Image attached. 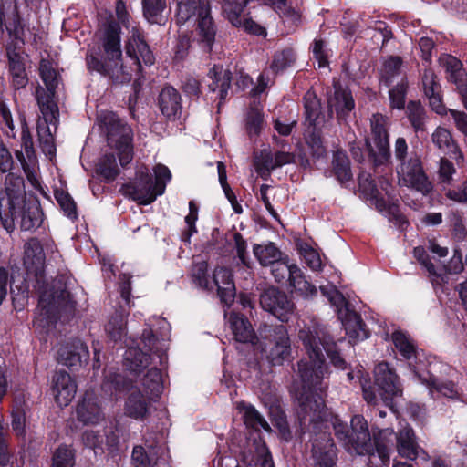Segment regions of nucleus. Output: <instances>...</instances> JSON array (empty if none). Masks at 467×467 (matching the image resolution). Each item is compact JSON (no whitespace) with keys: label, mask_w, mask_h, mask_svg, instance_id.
<instances>
[{"label":"nucleus","mask_w":467,"mask_h":467,"mask_svg":"<svg viewBox=\"0 0 467 467\" xmlns=\"http://www.w3.org/2000/svg\"><path fill=\"white\" fill-rule=\"evenodd\" d=\"M45 254L44 247L37 238L29 239L24 245L23 263L27 277L34 276L40 293L34 325L48 331L62 313L74 312L75 303L66 288L55 292L47 290L45 282Z\"/></svg>","instance_id":"f257e3e1"},{"label":"nucleus","mask_w":467,"mask_h":467,"mask_svg":"<svg viewBox=\"0 0 467 467\" xmlns=\"http://www.w3.org/2000/svg\"><path fill=\"white\" fill-rule=\"evenodd\" d=\"M335 436L345 450L350 454L374 455V451L384 464H389L390 458L392 429L380 430L374 438V444L368 431V422L361 415L351 418L350 428L338 418L333 421Z\"/></svg>","instance_id":"f03ea898"},{"label":"nucleus","mask_w":467,"mask_h":467,"mask_svg":"<svg viewBox=\"0 0 467 467\" xmlns=\"http://www.w3.org/2000/svg\"><path fill=\"white\" fill-rule=\"evenodd\" d=\"M120 33L121 28L118 23H107L101 36V57L94 50H88L86 56L88 71L109 78L116 84L128 83L132 78V69L128 68V65L122 61Z\"/></svg>","instance_id":"7ed1b4c3"},{"label":"nucleus","mask_w":467,"mask_h":467,"mask_svg":"<svg viewBox=\"0 0 467 467\" xmlns=\"http://www.w3.org/2000/svg\"><path fill=\"white\" fill-rule=\"evenodd\" d=\"M394 156L399 162L397 172L400 184L424 196L429 195L433 186L423 170L420 157L415 151L409 152L407 141L402 137L395 141Z\"/></svg>","instance_id":"20e7f679"},{"label":"nucleus","mask_w":467,"mask_h":467,"mask_svg":"<svg viewBox=\"0 0 467 467\" xmlns=\"http://www.w3.org/2000/svg\"><path fill=\"white\" fill-rule=\"evenodd\" d=\"M176 20L180 25L194 22L196 40L205 52L212 50L215 40L216 27L211 16L208 0H179Z\"/></svg>","instance_id":"39448f33"},{"label":"nucleus","mask_w":467,"mask_h":467,"mask_svg":"<svg viewBox=\"0 0 467 467\" xmlns=\"http://www.w3.org/2000/svg\"><path fill=\"white\" fill-rule=\"evenodd\" d=\"M168 345L163 338L155 337L150 329H144L140 343L136 347H129L124 355L125 366L132 372L140 373L150 364V360L158 358L162 366L167 362Z\"/></svg>","instance_id":"423d86ee"},{"label":"nucleus","mask_w":467,"mask_h":467,"mask_svg":"<svg viewBox=\"0 0 467 467\" xmlns=\"http://www.w3.org/2000/svg\"><path fill=\"white\" fill-rule=\"evenodd\" d=\"M101 123L107 131L108 145L117 150L120 165L125 168L133 159V132L117 114L106 112Z\"/></svg>","instance_id":"0eeeda50"},{"label":"nucleus","mask_w":467,"mask_h":467,"mask_svg":"<svg viewBox=\"0 0 467 467\" xmlns=\"http://www.w3.org/2000/svg\"><path fill=\"white\" fill-rule=\"evenodd\" d=\"M26 201L23 177L8 172L5 180V191L0 192V221L3 227L11 233L15 229L16 208Z\"/></svg>","instance_id":"6e6552de"},{"label":"nucleus","mask_w":467,"mask_h":467,"mask_svg":"<svg viewBox=\"0 0 467 467\" xmlns=\"http://www.w3.org/2000/svg\"><path fill=\"white\" fill-rule=\"evenodd\" d=\"M124 48L130 62L128 68L132 69V76L140 77L143 66L150 67L155 62L153 52L145 39L144 30L137 24L129 28Z\"/></svg>","instance_id":"1a4fd4ad"},{"label":"nucleus","mask_w":467,"mask_h":467,"mask_svg":"<svg viewBox=\"0 0 467 467\" xmlns=\"http://www.w3.org/2000/svg\"><path fill=\"white\" fill-rule=\"evenodd\" d=\"M37 105L41 113L36 123L38 141L43 152L51 158L56 153V146L50 126H54L55 132L59 122L58 106L57 104H46L43 102V99Z\"/></svg>","instance_id":"9d476101"},{"label":"nucleus","mask_w":467,"mask_h":467,"mask_svg":"<svg viewBox=\"0 0 467 467\" xmlns=\"http://www.w3.org/2000/svg\"><path fill=\"white\" fill-rule=\"evenodd\" d=\"M121 192L125 197L141 205L150 204L160 195L147 167L140 168L136 171L134 181L122 185Z\"/></svg>","instance_id":"9b49d317"},{"label":"nucleus","mask_w":467,"mask_h":467,"mask_svg":"<svg viewBox=\"0 0 467 467\" xmlns=\"http://www.w3.org/2000/svg\"><path fill=\"white\" fill-rule=\"evenodd\" d=\"M358 180L360 192L366 195L367 198L374 202L378 211L381 213L385 212L389 220L400 228L408 223L405 216L400 213L398 204L395 202L388 203L383 198L379 197V192L375 182L371 179L370 173L361 171L358 174Z\"/></svg>","instance_id":"f8f14e48"},{"label":"nucleus","mask_w":467,"mask_h":467,"mask_svg":"<svg viewBox=\"0 0 467 467\" xmlns=\"http://www.w3.org/2000/svg\"><path fill=\"white\" fill-rule=\"evenodd\" d=\"M370 139L377 149L376 152L370 145L368 146L369 153L374 159L375 165L387 163L390 159L388 117L380 113H375L371 116Z\"/></svg>","instance_id":"ddd939ff"},{"label":"nucleus","mask_w":467,"mask_h":467,"mask_svg":"<svg viewBox=\"0 0 467 467\" xmlns=\"http://www.w3.org/2000/svg\"><path fill=\"white\" fill-rule=\"evenodd\" d=\"M267 331L265 337L268 343L264 349L266 358L273 366L282 365L291 355V342L286 327L284 325L271 326Z\"/></svg>","instance_id":"4468645a"},{"label":"nucleus","mask_w":467,"mask_h":467,"mask_svg":"<svg viewBox=\"0 0 467 467\" xmlns=\"http://www.w3.org/2000/svg\"><path fill=\"white\" fill-rule=\"evenodd\" d=\"M262 308L268 311L279 320H288L289 315L293 313L294 303L287 295L275 287L265 289L260 296Z\"/></svg>","instance_id":"2eb2a0df"},{"label":"nucleus","mask_w":467,"mask_h":467,"mask_svg":"<svg viewBox=\"0 0 467 467\" xmlns=\"http://www.w3.org/2000/svg\"><path fill=\"white\" fill-rule=\"evenodd\" d=\"M391 340L402 358L408 361L413 379H424L420 372L423 363H417L418 348L410 336L401 330H396L391 335Z\"/></svg>","instance_id":"dca6fc26"},{"label":"nucleus","mask_w":467,"mask_h":467,"mask_svg":"<svg viewBox=\"0 0 467 467\" xmlns=\"http://www.w3.org/2000/svg\"><path fill=\"white\" fill-rule=\"evenodd\" d=\"M223 11L226 14L228 20L237 27H244V29L255 36H263L265 34V27L261 26L251 18H246L243 16L244 7L248 0H223Z\"/></svg>","instance_id":"f3484780"},{"label":"nucleus","mask_w":467,"mask_h":467,"mask_svg":"<svg viewBox=\"0 0 467 467\" xmlns=\"http://www.w3.org/2000/svg\"><path fill=\"white\" fill-rule=\"evenodd\" d=\"M39 74L46 88L38 85L36 88V99L37 103L57 104L55 101L56 88L58 85V74L54 68L52 62L47 59H41L39 64Z\"/></svg>","instance_id":"a211bd4d"},{"label":"nucleus","mask_w":467,"mask_h":467,"mask_svg":"<svg viewBox=\"0 0 467 467\" xmlns=\"http://www.w3.org/2000/svg\"><path fill=\"white\" fill-rule=\"evenodd\" d=\"M77 418L83 424H98L104 419L99 399L93 390H87L76 409Z\"/></svg>","instance_id":"6ab92c4d"},{"label":"nucleus","mask_w":467,"mask_h":467,"mask_svg":"<svg viewBox=\"0 0 467 467\" xmlns=\"http://www.w3.org/2000/svg\"><path fill=\"white\" fill-rule=\"evenodd\" d=\"M51 390L56 402L60 407H65L74 399L77 385L67 372L60 370L53 376Z\"/></svg>","instance_id":"aec40b11"},{"label":"nucleus","mask_w":467,"mask_h":467,"mask_svg":"<svg viewBox=\"0 0 467 467\" xmlns=\"http://www.w3.org/2000/svg\"><path fill=\"white\" fill-rule=\"evenodd\" d=\"M16 216L18 220L15 221V226L19 224L23 231L35 230L43 222V213L36 200L24 201L19 208H16Z\"/></svg>","instance_id":"412c9836"},{"label":"nucleus","mask_w":467,"mask_h":467,"mask_svg":"<svg viewBox=\"0 0 467 467\" xmlns=\"http://www.w3.org/2000/svg\"><path fill=\"white\" fill-rule=\"evenodd\" d=\"M158 106L161 114L169 120H176L182 115V97L171 86H165L158 97Z\"/></svg>","instance_id":"4be33fe9"},{"label":"nucleus","mask_w":467,"mask_h":467,"mask_svg":"<svg viewBox=\"0 0 467 467\" xmlns=\"http://www.w3.org/2000/svg\"><path fill=\"white\" fill-rule=\"evenodd\" d=\"M375 383L382 391L384 399H389L400 393L397 375L386 362L379 363L375 369Z\"/></svg>","instance_id":"5701e85b"},{"label":"nucleus","mask_w":467,"mask_h":467,"mask_svg":"<svg viewBox=\"0 0 467 467\" xmlns=\"http://www.w3.org/2000/svg\"><path fill=\"white\" fill-rule=\"evenodd\" d=\"M346 334L354 340H364L368 337L369 332L366 328L361 317L350 307L339 309V317Z\"/></svg>","instance_id":"b1692460"},{"label":"nucleus","mask_w":467,"mask_h":467,"mask_svg":"<svg viewBox=\"0 0 467 467\" xmlns=\"http://www.w3.org/2000/svg\"><path fill=\"white\" fill-rule=\"evenodd\" d=\"M396 440L397 451L403 458L415 460L420 451L425 453L416 441L413 429L409 425L402 426L398 431Z\"/></svg>","instance_id":"393cba45"},{"label":"nucleus","mask_w":467,"mask_h":467,"mask_svg":"<svg viewBox=\"0 0 467 467\" xmlns=\"http://www.w3.org/2000/svg\"><path fill=\"white\" fill-rule=\"evenodd\" d=\"M334 95L328 98V105L334 109L339 120L345 119L355 108L351 92L334 81Z\"/></svg>","instance_id":"a878e982"},{"label":"nucleus","mask_w":467,"mask_h":467,"mask_svg":"<svg viewBox=\"0 0 467 467\" xmlns=\"http://www.w3.org/2000/svg\"><path fill=\"white\" fill-rule=\"evenodd\" d=\"M213 282L217 286V292L221 302L227 306L234 302L235 285L232 271L226 267L215 268L213 272Z\"/></svg>","instance_id":"bb28decb"},{"label":"nucleus","mask_w":467,"mask_h":467,"mask_svg":"<svg viewBox=\"0 0 467 467\" xmlns=\"http://www.w3.org/2000/svg\"><path fill=\"white\" fill-rule=\"evenodd\" d=\"M58 357L62 364L70 368L86 364L89 358V352L87 345L77 339L70 346L60 348Z\"/></svg>","instance_id":"cd10ccee"},{"label":"nucleus","mask_w":467,"mask_h":467,"mask_svg":"<svg viewBox=\"0 0 467 467\" xmlns=\"http://www.w3.org/2000/svg\"><path fill=\"white\" fill-rule=\"evenodd\" d=\"M7 58L12 86L16 89L25 88L28 83V78L26 72L24 57L16 49L8 48Z\"/></svg>","instance_id":"c85d7f7f"},{"label":"nucleus","mask_w":467,"mask_h":467,"mask_svg":"<svg viewBox=\"0 0 467 467\" xmlns=\"http://www.w3.org/2000/svg\"><path fill=\"white\" fill-rule=\"evenodd\" d=\"M229 324L234 339L240 343L255 344L256 336L248 319L243 315L232 312L229 316Z\"/></svg>","instance_id":"c756f323"},{"label":"nucleus","mask_w":467,"mask_h":467,"mask_svg":"<svg viewBox=\"0 0 467 467\" xmlns=\"http://www.w3.org/2000/svg\"><path fill=\"white\" fill-rule=\"evenodd\" d=\"M209 74L213 78V82L209 84V88L211 91L219 90L218 108H220L228 96L232 73L228 69H223V67L214 66Z\"/></svg>","instance_id":"7c9ffc66"},{"label":"nucleus","mask_w":467,"mask_h":467,"mask_svg":"<svg viewBox=\"0 0 467 467\" xmlns=\"http://www.w3.org/2000/svg\"><path fill=\"white\" fill-rule=\"evenodd\" d=\"M150 400L145 393L136 389L130 394L125 403L126 414L133 419L141 420L146 417L149 411Z\"/></svg>","instance_id":"2f4dec72"},{"label":"nucleus","mask_w":467,"mask_h":467,"mask_svg":"<svg viewBox=\"0 0 467 467\" xmlns=\"http://www.w3.org/2000/svg\"><path fill=\"white\" fill-rule=\"evenodd\" d=\"M413 255L428 272L431 282L435 288L446 284L447 275L442 271L437 270L436 265L431 262L425 248L421 246L415 247Z\"/></svg>","instance_id":"473e14b6"},{"label":"nucleus","mask_w":467,"mask_h":467,"mask_svg":"<svg viewBox=\"0 0 467 467\" xmlns=\"http://www.w3.org/2000/svg\"><path fill=\"white\" fill-rule=\"evenodd\" d=\"M305 120L311 128H318L324 121L321 103L317 95L309 90L304 96Z\"/></svg>","instance_id":"72a5a7b5"},{"label":"nucleus","mask_w":467,"mask_h":467,"mask_svg":"<svg viewBox=\"0 0 467 467\" xmlns=\"http://www.w3.org/2000/svg\"><path fill=\"white\" fill-rule=\"evenodd\" d=\"M288 285L292 291L304 298L311 299L317 295V287L306 279L303 271L298 266H294Z\"/></svg>","instance_id":"f704fd0d"},{"label":"nucleus","mask_w":467,"mask_h":467,"mask_svg":"<svg viewBox=\"0 0 467 467\" xmlns=\"http://www.w3.org/2000/svg\"><path fill=\"white\" fill-rule=\"evenodd\" d=\"M128 311L123 309L116 310L106 325V332L109 338L115 342L121 341L127 335Z\"/></svg>","instance_id":"c9c22d12"},{"label":"nucleus","mask_w":467,"mask_h":467,"mask_svg":"<svg viewBox=\"0 0 467 467\" xmlns=\"http://www.w3.org/2000/svg\"><path fill=\"white\" fill-rule=\"evenodd\" d=\"M253 253L263 266H270L284 258L282 252L271 242L265 244H254Z\"/></svg>","instance_id":"e433bc0d"},{"label":"nucleus","mask_w":467,"mask_h":467,"mask_svg":"<svg viewBox=\"0 0 467 467\" xmlns=\"http://www.w3.org/2000/svg\"><path fill=\"white\" fill-rule=\"evenodd\" d=\"M143 391L150 400L157 399L162 391V377L156 367L148 370L142 379Z\"/></svg>","instance_id":"4c0bfd02"},{"label":"nucleus","mask_w":467,"mask_h":467,"mask_svg":"<svg viewBox=\"0 0 467 467\" xmlns=\"http://www.w3.org/2000/svg\"><path fill=\"white\" fill-rule=\"evenodd\" d=\"M239 408L243 412L244 421L247 428L253 429L255 431H259L261 430L265 431H271V428L265 419L254 406L242 404Z\"/></svg>","instance_id":"58836bf2"},{"label":"nucleus","mask_w":467,"mask_h":467,"mask_svg":"<svg viewBox=\"0 0 467 467\" xmlns=\"http://www.w3.org/2000/svg\"><path fill=\"white\" fill-rule=\"evenodd\" d=\"M422 378L425 379H415L419 382L426 384L430 391L436 390L442 394L444 397L451 399H456L459 397V389L452 381H441L437 378L432 376H425L422 374Z\"/></svg>","instance_id":"ea45409f"},{"label":"nucleus","mask_w":467,"mask_h":467,"mask_svg":"<svg viewBox=\"0 0 467 467\" xmlns=\"http://www.w3.org/2000/svg\"><path fill=\"white\" fill-rule=\"evenodd\" d=\"M97 172L106 182H113L119 174V169L113 153L104 154L97 163Z\"/></svg>","instance_id":"a19ab883"},{"label":"nucleus","mask_w":467,"mask_h":467,"mask_svg":"<svg viewBox=\"0 0 467 467\" xmlns=\"http://www.w3.org/2000/svg\"><path fill=\"white\" fill-rule=\"evenodd\" d=\"M401 65L402 60L400 57H390L384 62L381 78L387 87H391L400 81L401 77H406L400 72Z\"/></svg>","instance_id":"79ce46f5"},{"label":"nucleus","mask_w":467,"mask_h":467,"mask_svg":"<svg viewBox=\"0 0 467 467\" xmlns=\"http://www.w3.org/2000/svg\"><path fill=\"white\" fill-rule=\"evenodd\" d=\"M130 386L131 381L127 379L121 374L109 372L105 375V379L102 383V389L106 393L109 392L110 396H113L118 392L129 389Z\"/></svg>","instance_id":"37998d69"},{"label":"nucleus","mask_w":467,"mask_h":467,"mask_svg":"<svg viewBox=\"0 0 467 467\" xmlns=\"http://www.w3.org/2000/svg\"><path fill=\"white\" fill-rule=\"evenodd\" d=\"M431 139L432 142L445 153L456 154L459 152L458 146L448 130L441 127L437 128L432 133Z\"/></svg>","instance_id":"c03bdc74"},{"label":"nucleus","mask_w":467,"mask_h":467,"mask_svg":"<svg viewBox=\"0 0 467 467\" xmlns=\"http://www.w3.org/2000/svg\"><path fill=\"white\" fill-rule=\"evenodd\" d=\"M165 7V0H142L143 16L150 24L161 23Z\"/></svg>","instance_id":"a18cd8bd"},{"label":"nucleus","mask_w":467,"mask_h":467,"mask_svg":"<svg viewBox=\"0 0 467 467\" xmlns=\"http://www.w3.org/2000/svg\"><path fill=\"white\" fill-rule=\"evenodd\" d=\"M333 171L340 182H348L352 179L350 163L348 156L343 151L337 150L335 152L333 158Z\"/></svg>","instance_id":"49530a36"},{"label":"nucleus","mask_w":467,"mask_h":467,"mask_svg":"<svg viewBox=\"0 0 467 467\" xmlns=\"http://www.w3.org/2000/svg\"><path fill=\"white\" fill-rule=\"evenodd\" d=\"M389 89V100L391 108L403 109L405 107L406 95L408 89V80L406 77H401L400 81L394 83Z\"/></svg>","instance_id":"de8ad7c7"},{"label":"nucleus","mask_w":467,"mask_h":467,"mask_svg":"<svg viewBox=\"0 0 467 467\" xmlns=\"http://www.w3.org/2000/svg\"><path fill=\"white\" fill-rule=\"evenodd\" d=\"M406 113L415 131L424 130L426 112L420 102L410 101L407 106Z\"/></svg>","instance_id":"09e8293b"},{"label":"nucleus","mask_w":467,"mask_h":467,"mask_svg":"<svg viewBox=\"0 0 467 467\" xmlns=\"http://www.w3.org/2000/svg\"><path fill=\"white\" fill-rule=\"evenodd\" d=\"M294 266L297 265L295 264H289L287 256H285L278 262L270 265L271 273L275 281L279 284L288 283L292 275V271H294Z\"/></svg>","instance_id":"8fccbe9b"},{"label":"nucleus","mask_w":467,"mask_h":467,"mask_svg":"<svg viewBox=\"0 0 467 467\" xmlns=\"http://www.w3.org/2000/svg\"><path fill=\"white\" fill-rule=\"evenodd\" d=\"M254 166L257 173L263 179H267L270 172L276 169L274 155L270 150H264L255 157Z\"/></svg>","instance_id":"3c124183"},{"label":"nucleus","mask_w":467,"mask_h":467,"mask_svg":"<svg viewBox=\"0 0 467 467\" xmlns=\"http://www.w3.org/2000/svg\"><path fill=\"white\" fill-rule=\"evenodd\" d=\"M255 454L253 456L248 467H274L271 454L266 445L261 440L255 441Z\"/></svg>","instance_id":"603ef678"},{"label":"nucleus","mask_w":467,"mask_h":467,"mask_svg":"<svg viewBox=\"0 0 467 467\" xmlns=\"http://www.w3.org/2000/svg\"><path fill=\"white\" fill-rule=\"evenodd\" d=\"M295 53L292 49L287 48L280 52H276L271 64V69L275 73L283 71L284 69L291 67L295 62Z\"/></svg>","instance_id":"864d4df0"},{"label":"nucleus","mask_w":467,"mask_h":467,"mask_svg":"<svg viewBox=\"0 0 467 467\" xmlns=\"http://www.w3.org/2000/svg\"><path fill=\"white\" fill-rule=\"evenodd\" d=\"M26 413L23 402L16 400L12 410V429L19 437L25 435Z\"/></svg>","instance_id":"5fc2aeb1"},{"label":"nucleus","mask_w":467,"mask_h":467,"mask_svg":"<svg viewBox=\"0 0 467 467\" xmlns=\"http://www.w3.org/2000/svg\"><path fill=\"white\" fill-rule=\"evenodd\" d=\"M448 220L451 228L452 236L457 241H462L467 236V229L463 223V217L459 211H452L448 215Z\"/></svg>","instance_id":"6e6d98bb"},{"label":"nucleus","mask_w":467,"mask_h":467,"mask_svg":"<svg viewBox=\"0 0 467 467\" xmlns=\"http://www.w3.org/2000/svg\"><path fill=\"white\" fill-rule=\"evenodd\" d=\"M447 74L448 80L456 86V89L458 90V93L461 96L462 104L464 108L467 109V83L466 73L464 69H460L454 72L451 71Z\"/></svg>","instance_id":"4d7b16f0"},{"label":"nucleus","mask_w":467,"mask_h":467,"mask_svg":"<svg viewBox=\"0 0 467 467\" xmlns=\"http://www.w3.org/2000/svg\"><path fill=\"white\" fill-rule=\"evenodd\" d=\"M320 291L324 296L333 305L337 311L339 316V309H345L350 307L349 304L346 302L344 296L339 293L334 285L320 286Z\"/></svg>","instance_id":"13d9d810"},{"label":"nucleus","mask_w":467,"mask_h":467,"mask_svg":"<svg viewBox=\"0 0 467 467\" xmlns=\"http://www.w3.org/2000/svg\"><path fill=\"white\" fill-rule=\"evenodd\" d=\"M268 2L283 16L285 22H291L295 25L299 22L300 15L287 6L286 0H268Z\"/></svg>","instance_id":"bf43d9fd"},{"label":"nucleus","mask_w":467,"mask_h":467,"mask_svg":"<svg viewBox=\"0 0 467 467\" xmlns=\"http://www.w3.org/2000/svg\"><path fill=\"white\" fill-rule=\"evenodd\" d=\"M208 264L201 261L193 264L192 267L191 276L193 283L201 288H208Z\"/></svg>","instance_id":"052dcab7"},{"label":"nucleus","mask_w":467,"mask_h":467,"mask_svg":"<svg viewBox=\"0 0 467 467\" xmlns=\"http://www.w3.org/2000/svg\"><path fill=\"white\" fill-rule=\"evenodd\" d=\"M55 198L67 217L71 219L77 217L76 203L68 192L63 190H57L55 192Z\"/></svg>","instance_id":"680f3d73"},{"label":"nucleus","mask_w":467,"mask_h":467,"mask_svg":"<svg viewBox=\"0 0 467 467\" xmlns=\"http://www.w3.org/2000/svg\"><path fill=\"white\" fill-rule=\"evenodd\" d=\"M263 115L260 111L251 109L246 118V130L250 138L258 136L263 128Z\"/></svg>","instance_id":"e2e57ef3"},{"label":"nucleus","mask_w":467,"mask_h":467,"mask_svg":"<svg viewBox=\"0 0 467 467\" xmlns=\"http://www.w3.org/2000/svg\"><path fill=\"white\" fill-rule=\"evenodd\" d=\"M73 451L67 446H59L53 456L52 467H73Z\"/></svg>","instance_id":"0e129e2a"},{"label":"nucleus","mask_w":467,"mask_h":467,"mask_svg":"<svg viewBox=\"0 0 467 467\" xmlns=\"http://www.w3.org/2000/svg\"><path fill=\"white\" fill-rule=\"evenodd\" d=\"M422 86L425 96L437 94L441 92V88L437 81V76L432 69H425L422 75Z\"/></svg>","instance_id":"69168bd1"},{"label":"nucleus","mask_w":467,"mask_h":467,"mask_svg":"<svg viewBox=\"0 0 467 467\" xmlns=\"http://www.w3.org/2000/svg\"><path fill=\"white\" fill-rule=\"evenodd\" d=\"M307 144L312 150L313 156L320 158L324 156L326 150L323 146L321 133L318 128H312L311 133L306 139Z\"/></svg>","instance_id":"338daca9"},{"label":"nucleus","mask_w":467,"mask_h":467,"mask_svg":"<svg viewBox=\"0 0 467 467\" xmlns=\"http://www.w3.org/2000/svg\"><path fill=\"white\" fill-rule=\"evenodd\" d=\"M155 182L154 186L157 189L160 195L164 192L166 182L171 178L170 170L162 165L158 164L154 167Z\"/></svg>","instance_id":"774afa93"}]
</instances>
